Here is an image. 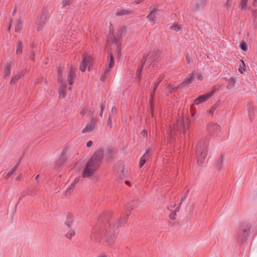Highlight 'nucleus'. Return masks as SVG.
I'll list each match as a JSON object with an SVG mask.
<instances>
[{"mask_svg": "<svg viewBox=\"0 0 257 257\" xmlns=\"http://www.w3.org/2000/svg\"><path fill=\"white\" fill-rule=\"evenodd\" d=\"M103 158V151L99 150L95 152L93 156L90 159L92 160L93 162L99 166V164Z\"/></svg>", "mask_w": 257, "mask_h": 257, "instance_id": "5", "label": "nucleus"}, {"mask_svg": "<svg viewBox=\"0 0 257 257\" xmlns=\"http://www.w3.org/2000/svg\"><path fill=\"white\" fill-rule=\"evenodd\" d=\"M98 167L99 166L93 163L92 160H89L83 169L82 177L83 178H88L94 174Z\"/></svg>", "mask_w": 257, "mask_h": 257, "instance_id": "1", "label": "nucleus"}, {"mask_svg": "<svg viewBox=\"0 0 257 257\" xmlns=\"http://www.w3.org/2000/svg\"><path fill=\"white\" fill-rule=\"evenodd\" d=\"M69 90H71V87H69Z\"/></svg>", "mask_w": 257, "mask_h": 257, "instance_id": "60", "label": "nucleus"}, {"mask_svg": "<svg viewBox=\"0 0 257 257\" xmlns=\"http://www.w3.org/2000/svg\"><path fill=\"white\" fill-rule=\"evenodd\" d=\"M207 144H208L207 141L205 139H202L200 140L198 142V144H197V145L196 147V150H206Z\"/></svg>", "mask_w": 257, "mask_h": 257, "instance_id": "10", "label": "nucleus"}, {"mask_svg": "<svg viewBox=\"0 0 257 257\" xmlns=\"http://www.w3.org/2000/svg\"><path fill=\"white\" fill-rule=\"evenodd\" d=\"M23 45L21 42H18L17 44L16 54L20 55L22 53Z\"/></svg>", "mask_w": 257, "mask_h": 257, "instance_id": "18", "label": "nucleus"}, {"mask_svg": "<svg viewBox=\"0 0 257 257\" xmlns=\"http://www.w3.org/2000/svg\"><path fill=\"white\" fill-rule=\"evenodd\" d=\"M80 114L82 115H84L85 114H90V111H89L88 110V108H83L81 111H80Z\"/></svg>", "mask_w": 257, "mask_h": 257, "instance_id": "29", "label": "nucleus"}, {"mask_svg": "<svg viewBox=\"0 0 257 257\" xmlns=\"http://www.w3.org/2000/svg\"><path fill=\"white\" fill-rule=\"evenodd\" d=\"M240 48L244 51L247 50V47L244 43H242L240 45Z\"/></svg>", "mask_w": 257, "mask_h": 257, "instance_id": "36", "label": "nucleus"}, {"mask_svg": "<svg viewBox=\"0 0 257 257\" xmlns=\"http://www.w3.org/2000/svg\"><path fill=\"white\" fill-rule=\"evenodd\" d=\"M15 12H16V10H15L14 11V12H13V14H14L15 13Z\"/></svg>", "mask_w": 257, "mask_h": 257, "instance_id": "58", "label": "nucleus"}, {"mask_svg": "<svg viewBox=\"0 0 257 257\" xmlns=\"http://www.w3.org/2000/svg\"><path fill=\"white\" fill-rule=\"evenodd\" d=\"M236 81L235 78L231 77L228 80V85L227 86V88L228 89L233 88L235 84Z\"/></svg>", "mask_w": 257, "mask_h": 257, "instance_id": "17", "label": "nucleus"}, {"mask_svg": "<svg viewBox=\"0 0 257 257\" xmlns=\"http://www.w3.org/2000/svg\"><path fill=\"white\" fill-rule=\"evenodd\" d=\"M196 151L198 163L199 165H201L203 164L207 156L206 150H198Z\"/></svg>", "mask_w": 257, "mask_h": 257, "instance_id": "8", "label": "nucleus"}, {"mask_svg": "<svg viewBox=\"0 0 257 257\" xmlns=\"http://www.w3.org/2000/svg\"><path fill=\"white\" fill-rule=\"evenodd\" d=\"M128 217V215H126V216L123 217V218H120L119 221L120 223H124L126 222L127 218Z\"/></svg>", "mask_w": 257, "mask_h": 257, "instance_id": "34", "label": "nucleus"}, {"mask_svg": "<svg viewBox=\"0 0 257 257\" xmlns=\"http://www.w3.org/2000/svg\"><path fill=\"white\" fill-rule=\"evenodd\" d=\"M34 57V54H33L32 55H31L30 56V58L32 59H33Z\"/></svg>", "mask_w": 257, "mask_h": 257, "instance_id": "52", "label": "nucleus"}, {"mask_svg": "<svg viewBox=\"0 0 257 257\" xmlns=\"http://www.w3.org/2000/svg\"><path fill=\"white\" fill-rule=\"evenodd\" d=\"M58 82L60 84V88L58 90L59 96L64 98L65 97L66 84L65 82L63 81L61 73L59 71L58 72Z\"/></svg>", "mask_w": 257, "mask_h": 257, "instance_id": "2", "label": "nucleus"}, {"mask_svg": "<svg viewBox=\"0 0 257 257\" xmlns=\"http://www.w3.org/2000/svg\"><path fill=\"white\" fill-rule=\"evenodd\" d=\"M144 0H136L135 1V3L136 4H140V3H141L142 2H143Z\"/></svg>", "mask_w": 257, "mask_h": 257, "instance_id": "47", "label": "nucleus"}, {"mask_svg": "<svg viewBox=\"0 0 257 257\" xmlns=\"http://www.w3.org/2000/svg\"><path fill=\"white\" fill-rule=\"evenodd\" d=\"M21 77V74H18L13 77L11 81V83H15L18 80H19Z\"/></svg>", "mask_w": 257, "mask_h": 257, "instance_id": "28", "label": "nucleus"}, {"mask_svg": "<svg viewBox=\"0 0 257 257\" xmlns=\"http://www.w3.org/2000/svg\"><path fill=\"white\" fill-rule=\"evenodd\" d=\"M202 1L203 3L205 2V0H202Z\"/></svg>", "mask_w": 257, "mask_h": 257, "instance_id": "59", "label": "nucleus"}, {"mask_svg": "<svg viewBox=\"0 0 257 257\" xmlns=\"http://www.w3.org/2000/svg\"><path fill=\"white\" fill-rule=\"evenodd\" d=\"M17 167L15 166L13 169L10 170L6 175V178H9L12 175L14 174V173L16 171Z\"/></svg>", "mask_w": 257, "mask_h": 257, "instance_id": "30", "label": "nucleus"}, {"mask_svg": "<svg viewBox=\"0 0 257 257\" xmlns=\"http://www.w3.org/2000/svg\"><path fill=\"white\" fill-rule=\"evenodd\" d=\"M10 29H11V25H9V27H8V30L9 31L10 30Z\"/></svg>", "mask_w": 257, "mask_h": 257, "instance_id": "54", "label": "nucleus"}, {"mask_svg": "<svg viewBox=\"0 0 257 257\" xmlns=\"http://www.w3.org/2000/svg\"><path fill=\"white\" fill-rule=\"evenodd\" d=\"M92 61L91 57L87 54H85L82 56V61L80 64L79 69L82 72L85 71L86 68L88 66V70H90L89 64Z\"/></svg>", "mask_w": 257, "mask_h": 257, "instance_id": "3", "label": "nucleus"}, {"mask_svg": "<svg viewBox=\"0 0 257 257\" xmlns=\"http://www.w3.org/2000/svg\"><path fill=\"white\" fill-rule=\"evenodd\" d=\"M71 0H63V6L65 7L68 5H69L70 2H71Z\"/></svg>", "mask_w": 257, "mask_h": 257, "instance_id": "39", "label": "nucleus"}, {"mask_svg": "<svg viewBox=\"0 0 257 257\" xmlns=\"http://www.w3.org/2000/svg\"><path fill=\"white\" fill-rule=\"evenodd\" d=\"M216 108L214 106H213L209 110V112L210 114H213Z\"/></svg>", "mask_w": 257, "mask_h": 257, "instance_id": "42", "label": "nucleus"}, {"mask_svg": "<svg viewBox=\"0 0 257 257\" xmlns=\"http://www.w3.org/2000/svg\"><path fill=\"white\" fill-rule=\"evenodd\" d=\"M108 121V123H111V120L110 118H109Z\"/></svg>", "mask_w": 257, "mask_h": 257, "instance_id": "53", "label": "nucleus"}, {"mask_svg": "<svg viewBox=\"0 0 257 257\" xmlns=\"http://www.w3.org/2000/svg\"><path fill=\"white\" fill-rule=\"evenodd\" d=\"M183 200H184V198L181 199V202L180 203V205L179 206L181 205V204L182 202H183ZM179 210H180V206H178V207L176 208L174 212H175L176 213L177 212L179 211Z\"/></svg>", "mask_w": 257, "mask_h": 257, "instance_id": "41", "label": "nucleus"}, {"mask_svg": "<svg viewBox=\"0 0 257 257\" xmlns=\"http://www.w3.org/2000/svg\"><path fill=\"white\" fill-rule=\"evenodd\" d=\"M141 136L144 138H146L147 136V132L146 130H143L141 132Z\"/></svg>", "mask_w": 257, "mask_h": 257, "instance_id": "40", "label": "nucleus"}, {"mask_svg": "<svg viewBox=\"0 0 257 257\" xmlns=\"http://www.w3.org/2000/svg\"><path fill=\"white\" fill-rule=\"evenodd\" d=\"M147 18L149 22L152 24H155L157 22L158 18V14L155 11L154 8H150V12L147 16Z\"/></svg>", "mask_w": 257, "mask_h": 257, "instance_id": "7", "label": "nucleus"}, {"mask_svg": "<svg viewBox=\"0 0 257 257\" xmlns=\"http://www.w3.org/2000/svg\"><path fill=\"white\" fill-rule=\"evenodd\" d=\"M231 1L230 0H227L225 4V7H226L227 9H228L231 7Z\"/></svg>", "mask_w": 257, "mask_h": 257, "instance_id": "38", "label": "nucleus"}, {"mask_svg": "<svg viewBox=\"0 0 257 257\" xmlns=\"http://www.w3.org/2000/svg\"><path fill=\"white\" fill-rule=\"evenodd\" d=\"M208 129L210 134L213 136H217L221 131V127L215 123H210L208 125Z\"/></svg>", "mask_w": 257, "mask_h": 257, "instance_id": "6", "label": "nucleus"}, {"mask_svg": "<svg viewBox=\"0 0 257 257\" xmlns=\"http://www.w3.org/2000/svg\"><path fill=\"white\" fill-rule=\"evenodd\" d=\"M42 26H38V30L39 31L41 30H42Z\"/></svg>", "mask_w": 257, "mask_h": 257, "instance_id": "50", "label": "nucleus"}, {"mask_svg": "<svg viewBox=\"0 0 257 257\" xmlns=\"http://www.w3.org/2000/svg\"><path fill=\"white\" fill-rule=\"evenodd\" d=\"M96 257H108V255L105 254H100Z\"/></svg>", "mask_w": 257, "mask_h": 257, "instance_id": "45", "label": "nucleus"}, {"mask_svg": "<svg viewBox=\"0 0 257 257\" xmlns=\"http://www.w3.org/2000/svg\"><path fill=\"white\" fill-rule=\"evenodd\" d=\"M115 108L114 107H113L111 109V112L112 113H115L116 112V110H115Z\"/></svg>", "mask_w": 257, "mask_h": 257, "instance_id": "48", "label": "nucleus"}, {"mask_svg": "<svg viewBox=\"0 0 257 257\" xmlns=\"http://www.w3.org/2000/svg\"><path fill=\"white\" fill-rule=\"evenodd\" d=\"M78 181L79 178H76L74 181L72 183L71 186L67 189L66 192H70V190L74 188V185L78 182Z\"/></svg>", "mask_w": 257, "mask_h": 257, "instance_id": "26", "label": "nucleus"}, {"mask_svg": "<svg viewBox=\"0 0 257 257\" xmlns=\"http://www.w3.org/2000/svg\"><path fill=\"white\" fill-rule=\"evenodd\" d=\"M125 183H126V184H129V182H128V181H125Z\"/></svg>", "mask_w": 257, "mask_h": 257, "instance_id": "56", "label": "nucleus"}, {"mask_svg": "<svg viewBox=\"0 0 257 257\" xmlns=\"http://www.w3.org/2000/svg\"><path fill=\"white\" fill-rule=\"evenodd\" d=\"M13 66V63L12 62H8L5 65L4 73L5 76L7 77L10 76L11 73V69Z\"/></svg>", "mask_w": 257, "mask_h": 257, "instance_id": "12", "label": "nucleus"}, {"mask_svg": "<svg viewBox=\"0 0 257 257\" xmlns=\"http://www.w3.org/2000/svg\"><path fill=\"white\" fill-rule=\"evenodd\" d=\"M189 123V120L187 118H186L185 119H183L182 120V125L184 129L188 127Z\"/></svg>", "mask_w": 257, "mask_h": 257, "instance_id": "31", "label": "nucleus"}, {"mask_svg": "<svg viewBox=\"0 0 257 257\" xmlns=\"http://www.w3.org/2000/svg\"><path fill=\"white\" fill-rule=\"evenodd\" d=\"M75 77V69L72 67H70L69 72L68 74L67 80L70 85L73 84V80Z\"/></svg>", "mask_w": 257, "mask_h": 257, "instance_id": "9", "label": "nucleus"}, {"mask_svg": "<svg viewBox=\"0 0 257 257\" xmlns=\"http://www.w3.org/2000/svg\"><path fill=\"white\" fill-rule=\"evenodd\" d=\"M74 216L72 214H68L67 216L65 224L69 227H71L73 223Z\"/></svg>", "mask_w": 257, "mask_h": 257, "instance_id": "13", "label": "nucleus"}, {"mask_svg": "<svg viewBox=\"0 0 257 257\" xmlns=\"http://www.w3.org/2000/svg\"><path fill=\"white\" fill-rule=\"evenodd\" d=\"M87 147H90L92 145V142L91 141H89L87 143Z\"/></svg>", "mask_w": 257, "mask_h": 257, "instance_id": "44", "label": "nucleus"}, {"mask_svg": "<svg viewBox=\"0 0 257 257\" xmlns=\"http://www.w3.org/2000/svg\"><path fill=\"white\" fill-rule=\"evenodd\" d=\"M194 74H195V75H196V76L197 78L199 80H202L203 76H202V74L200 73H194Z\"/></svg>", "mask_w": 257, "mask_h": 257, "instance_id": "35", "label": "nucleus"}, {"mask_svg": "<svg viewBox=\"0 0 257 257\" xmlns=\"http://www.w3.org/2000/svg\"><path fill=\"white\" fill-rule=\"evenodd\" d=\"M194 77L195 74L192 73L191 75L187 78L186 80L183 83V85H185L191 83L193 81V80L194 79Z\"/></svg>", "mask_w": 257, "mask_h": 257, "instance_id": "19", "label": "nucleus"}, {"mask_svg": "<svg viewBox=\"0 0 257 257\" xmlns=\"http://www.w3.org/2000/svg\"><path fill=\"white\" fill-rule=\"evenodd\" d=\"M223 165V157H220L219 160L217 161L216 166L218 169H221Z\"/></svg>", "mask_w": 257, "mask_h": 257, "instance_id": "22", "label": "nucleus"}, {"mask_svg": "<svg viewBox=\"0 0 257 257\" xmlns=\"http://www.w3.org/2000/svg\"><path fill=\"white\" fill-rule=\"evenodd\" d=\"M214 91H212L209 93H206L203 95H200L197 98H196L194 101V104L198 105L201 103H203L211 97L214 94Z\"/></svg>", "mask_w": 257, "mask_h": 257, "instance_id": "4", "label": "nucleus"}, {"mask_svg": "<svg viewBox=\"0 0 257 257\" xmlns=\"http://www.w3.org/2000/svg\"><path fill=\"white\" fill-rule=\"evenodd\" d=\"M181 26L178 24H174L171 27V29L172 30L178 32L181 30Z\"/></svg>", "mask_w": 257, "mask_h": 257, "instance_id": "24", "label": "nucleus"}, {"mask_svg": "<svg viewBox=\"0 0 257 257\" xmlns=\"http://www.w3.org/2000/svg\"><path fill=\"white\" fill-rule=\"evenodd\" d=\"M169 132H169L170 135H172V129H170V130H169Z\"/></svg>", "mask_w": 257, "mask_h": 257, "instance_id": "51", "label": "nucleus"}, {"mask_svg": "<svg viewBox=\"0 0 257 257\" xmlns=\"http://www.w3.org/2000/svg\"><path fill=\"white\" fill-rule=\"evenodd\" d=\"M176 213L175 212H172V213H171L169 215V217L172 220H174L176 218Z\"/></svg>", "mask_w": 257, "mask_h": 257, "instance_id": "37", "label": "nucleus"}, {"mask_svg": "<svg viewBox=\"0 0 257 257\" xmlns=\"http://www.w3.org/2000/svg\"><path fill=\"white\" fill-rule=\"evenodd\" d=\"M100 115L101 117L102 116V114H103V109H104V108L103 107L102 105H100Z\"/></svg>", "mask_w": 257, "mask_h": 257, "instance_id": "43", "label": "nucleus"}, {"mask_svg": "<svg viewBox=\"0 0 257 257\" xmlns=\"http://www.w3.org/2000/svg\"><path fill=\"white\" fill-rule=\"evenodd\" d=\"M24 22L21 20H17L16 21L15 31L16 32L20 33L22 29V25Z\"/></svg>", "mask_w": 257, "mask_h": 257, "instance_id": "15", "label": "nucleus"}, {"mask_svg": "<svg viewBox=\"0 0 257 257\" xmlns=\"http://www.w3.org/2000/svg\"><path fill=\"white\" fill-rule=\"evenodd\" d=\"M250 226L245 223H242L239 225V230L243 232H247L249 231Z\"/></svg>", "mask_w": 257, "mask_h": 257, "instance_id": "16", "label": "nucleus"}, {"mask_svg": "<svg viewBox=\"0 0 257 257\" xmlns=\"http://www.w3.org/2000/svg\"><path fill=\"white\" fill-rule=\"evenodd\" d=\"M75 234V232L73 230H70L66 234V237L71 239Z\"/></svg>", "mask_w": 257, "mask_h": 257, "instance_id": "27", "label": "nucleus"}, {"mask_svg": "<svg viewBox=\"0 0 257 257\" xmlns=\"http://www.w3.org/2000/svg\"><path fill=\"white\" fill-rule=\"evenodd\" d=\"M107 236L108 237V241H109L110 244L113 242L116 237L114 234H111L108 233H107Z\"/></svg>", "mask_w": 257, "mask_h": 257, "instance_id": "23", "label": "nucleus"}, {"mask_svg": "<svg viewBox=\"0 0 257 257\" xmlns=\"http://www.w3.org/2000/svg\"><path fill=\"white\" fill-rule=\"evenodd\" d=\"M149 157V152L146 151L143 156L141 158L139 163V167L141 168L146 163V160L148 159Z\"/></svg>", "mask_w": 257, "mask_h": 257, "instance_id": "14", "label": "nucleus"}, {"mask_svg": "<svg viewBox=\"0 0 257 257\" xmlns=\"http://www.w3.org/2000/svg\"><path fill=\"white\" fill-rule=\"evenodd\" d=\"M38 177H39V175H37L36 178H35V179L37 180L38 178Z\"/></svg>", "mask_w": 257, "mask_h": 257, "instance_id": "55", "label": "nucleus"}, {"mask_svg": "<svg viewBox=\"0 0 257 257\" xmlns=\"http://www.w3.org/2000/svg\"><path fill=\"white\" fill-rule=\"evenodd\" d=\"M194 112H193L192 113V116H194Z\"/></svg>", "mask_w": 257, "mask_h": 257, "instance_id": "57", "label": "nucleus"}, {"mask_svg": "<svg viewBox=\"0 0 257 257\" xmlns=\"http://www.w3.org/2000/svg\"><path fill=\"white\" fill-rule=\"evenodd\" d=\"M116 47H117V49H118V51H119V50H120V47H119V44H116Z\"/></svg>", "mask_w": 257, "mask_h": 257, "instance_id": "49", "label": "nucleus"}, {"mask_svg": "<svg viewBox=\"0 0 257 257\" xmlns=\"http://www.w3.org/2000/svg\"><path fill=\"white\" fill-rule=\"evenodd\" d=\"M158 84H156L154 87V91L152 93H151V96H153L154 94V91L155 90H156V89L158 87Z\"/></svg>", "mask_w": 257, "mask_h": 257, "instance_id": "46", "label": "nucleus"}, {"mask_svg": "<svg viewBox=\"0 0 257 257\" xmlns=\"http://www.w3.org/2000/svg\"><path fill=\"white\" fill-rule=\"evenodd\" d=\"M17 179L18 180L20 179V177H18Z\"/></svg>", "mask_w": 257, "mask_h": 257, "instance_id": "61", "label": "nucleus"}, {"mask_svg": "<svg viewBox=\"0 0 257 257\" xmlns=\"http://www.w3.org/2000/svg\"><path fill=\"white\" fill-rule=\"evenodd\" d=\"M142 71V67L140 68V70L137 72V77L139 79V81L141 80L142 78L141 71Z\"/></svg>", "mask_w": 257, "mask_h": 257, "instance_id": "32", "label": "nucleus"}, {"mask_svg": "<svg viewBox=\"0 0 257 257\" xmlns=\"http://www.w3.org/2000/svg\"><path fill=\"white\" fill-rule=\"evenodd\" d=\"M247 0H241V6L242 9H244L246 7L247 4Z\"/></svg>", "mask_w": 257, "mask_h": 257, "instance_id": "33", "label": "nucleus"}, {"mask_svg": "<svg viewBox=\"0 0 257 257\" xmlns=\"http://www.w3.org/2000/svg\"><path fill=\"white\" fill-rule=\"evenodd\" d=\"M238 71L241 74H242L243 72L246 71L245 65L243 60L240 61V64L239 65Z\"/></svg>", "mask_w": 257, "mask_h": 257, "instance_id": "21", "label": "nucleus"}, {"mask_svg": "<svg viewBox=\"0 0 257 257\" xmlns=\"http://www.w3.org/2000/svg\"><path fill=\"white\" fill-rule=\"evenodd\" d=\"M116 13L117 15L123 16L129 15L131 14V12L125 10H117Z\"/></svg>", "mask_w": 257, "mask_h": 257, "instance_id": "20", "label": "nucleus"}, {"mask_svg": "<svg viewBox=\"0 0 257 257\" xmlns=\"http://www.w3.org/2000/svg\"><path fill=\"white\" fill-rule=\"evenodd\" d=\"M95 127V123L94 122H91L87 124L86 126L83 129L82 133H88L91 132Z\"/></svg>", "mask_w": 257, "mask_h": 257, "instance_id": "11", "label": "nucleus"}, {"mask_svg": "<svg viewBox=\"0 0 257 257\" xmlns=\"http://www.w3.org/2000/svg\"><path fill=\"white\" fill-rule=\"evenodd\" d=\"M114 65V59L112 55V54H110V59H109V69H110L113 67Z\"/></svg>", "mask_w": 257, "mask_h": 257, "instance_id": "25", "label": "nucleus"}]
</instances>
